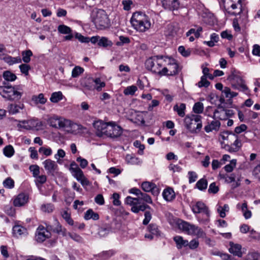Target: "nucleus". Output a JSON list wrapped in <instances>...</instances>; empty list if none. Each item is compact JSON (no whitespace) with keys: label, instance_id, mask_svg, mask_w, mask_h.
Listing matches in <instances>:
<instances>
[{"label":"nucleus","instance_id":"f257e3e1","mask_svg":"<svg viewBox=\"0 0 260 260\" xmlns=\"http://www.w3.org/2000/svg\"><path fill=\"white\" fill-rule=\"evenodd\" d=\"M131 22L133 27L140 32H145L148 30L151 26V23L148 17L141 12L134 13Z\"/></svg>","mask_w":260,"mask_h":260},{"label":"nucleus","instance_id":"f03ea898","mask_svg":"<svg viewBox=\"0 0 260 260\" xmlns=\"http://www.w3.org/2000/svg\"><path fill=\"white\" fill-rule=\"evenodd\" d=\"M227 79L230 81L234 89L244 92L245 93L249 92V90L245 84V81L243 79L239 72L235 70H233Z\"/></svg>","mask_w":260,"mask_h":260},{"label":"nucleus","instance_id":"7ed1b4c3","mask_svg":"<svg viewBox=\"0 0 260 260\" xmlns=\"http://www.w3.org/2000/svg\"><path fill=\"white\" fill-rule=\"evenodd\" d=\"M184 123L190 133L198 134L202 127V116L196 114L187 115L184 118Z\"/></svg>","mask_w":260,"mask_h":260},{"label":"nucleus","instance_id":"20e7f679","mask_svg":"<svg viewBox=\"0 0 260 260\" xmlns=\"http://www.w3.org/2000/svg\"><path fill=\"white\" fill-rule=\"evenodd\" d=\"M145 64L147 70L162 76V66H164V57L162 56L150 57L146 60Z\"/></svg>","mask_w":260,"mask_h":260},{"label":"nucleus","instance_id":"39448f33","mask_svg":"<svg viewBox=\"0 0 260 260\" xmlns=\"http://www.w3.org/2000/svg\"><path fill=\"white\" fill-rule=\"evenodd\" d=\"M164 67L162 68V76H174L179 72V66L177 61L172 57H164Z\"/></svg>","mask_w":260,"mask_h":260},{"label":"nucleus","instance_id":"423d86ee","mask_svg":"<svg viewBox=\"0 0 260 260\" xmlns=\"http://www.w3.org/2000/svg\"><path fill=\"white\" fill-rule=\"evenodd\" d=\"M179 228L183 232L189 235L196 236L198 238H204L205 233L200 227L186 221H182L179 224Z\"/></svg>","mask_w":260,"mask_h":260},{"label":"nucleus","instance_id":"0eeeda50","mask_svg":"<svg viewBox=\"0 0 260 260\" xmlns=\"http://www.w3.org/2000/svg\"><path fill=\"white\" fill-rule=\"evenodd\" d=\"M92 20L98 29H103L109 26V20L103 10H99L95 14H93Z\"/></svg>","mask_w":260,"mask_h":260},{"label":"nucleus","instance_id":"6e6552de","mask_svg":"<svg viewBox=\"0 0 260 260\" xmlns=\"http://www.w3.org/2000/svg\"><path fill=\"white\" fill-rule=\"evenodd\" d=\"M192 211L194 214H202L203 217H198L199 221L206 222L209 220L210 211L208 208L203 202L198 201L192 205Z\"/></svg>","mask_w":260,"mask_h":260},{"label":"nucleus","instance_id":"1a4fd4ad","mask_svg":"<svg viewBox=\"0 0 260 260\" xmlns=\"http://www.w3.org/2000/svg\"><path fill=\"white\" fill-rule=\"evenodd\" d=\"M0 94L9 100H19L22 93L17 91L12 86H0Z\"/></svg>","mask_w":260,"mask_h":260},{"label":"nucleus","instance_id":"9d476101","mask_svg":"<svg viewBox=\"0 0 260 260\" xmlns=\"http://www.w3.org/2000/svg\"><path fill=\"white\" fill-rule=\"evenodd\" d=\"M125 203L132 207L131 211L135 213H138L140 211H143L146 209L150 208L148 205L144 204H140V198H133L128 196L125 199Z\"/></svg>","mask_w":260,"mask_h":260},{"label":"nucleus","instance_id":"9b49d317","mask_svg":"<svg viewBox=\"0 0 260 260\" xmlns=\"http://www.w3.org/2000/svg\"><path fill=\"white\" fill-rule=\"evenodd\" d=\"M242 0H226L224 8L228 13L236 15L242 12Z\"/></svg>","mask_w":260,"mask_h":260},{"label":"nucleus","instance_id":"f8f14e48","mask_svg":"<svg viewBox=\"0 0 260 260\" xmlns=\"http://www.w3.org/2000/svg\"><path fill=\"white\" fill-rule=\"evenodd\" d=\"M69 170L73 176L78 181L80 182L83 185H87L89 184V181L84 176L83 171L75 162L71 164Z\"/></svg>","mask_w":260,"mask_h":260},{"label":"nucleus","instance_id":"ddd939ff","mask_svg":"<svg viewBox=\"0 0 260 260\" xmlns=\"http://www.w3.org/2000/svg\"><path fill=\"white\" fill-rule=\"evenodd\" d=\"M63 129L68 133L77 135L83 132L86 128L81 124L67 119Z\"/></svg>","mask_w":260,"mask_h":260},{"label":"nucleus","instance_id":"4468645a","mask_svg":"<svg viewBox=\"0 0 260 260\" xmlns=\"http://www.w3.org/2000/svg\"><path fill=\"white\" fill-rule=\"evenodd\" d=\"M122 133L121 127L118 125L115 122H108L106 135L111 138H117Z\"/></svg>","mask_w":260,"mask_h":260},{"label":"nucleus","instance_id":"2eb2a0df","mask_svg":"<svg viewBox=\"0 0 260 260\" xmlns=\"http://www.w3.org/2000/svg\"><path fill=\"white\" fill-rule=\"evenodd\" d=\"M67 119L54 115L50 117L48 120L49 125L56 128H64Z\"/></svg>","mask_w":260,"mask_h":260},{"label":"nucleus","instance_id":"dca6fc26","mask_svg":"<svg viewBox=\"0 0 260 260\" xmlns=\"http://www.w3.org/2000/svg\"><path fill=\"white\" fill-rule=\"evenodd\" d=\"M50 236V232L43 226L40 225L37 230L36 238L38 242H42Z\"/></svg>","mask_w":260,"mask_h":260},{"label":"nucleus","instance_id":"f3484780","mask_svg":"<svg viewBox=\"0 0 260 260\" xmlns=\"http://www.w3.org/2000/svg\"><path fill=\"white\" fill-rule=\"evenodd\" d=\"M108 122H104L102 120H98L93 123V126L96 129V135L102 137L106 135Z\"/></svg>","mask_w":260,"mask_h":260},{"label":"nucleus","instance_id":"a211bd4d","mask_svg":"<svg viewBox=\"0 0 260 260\" xmlns=\"http://www.w3.org/2000/svg\"><path fill=\"white\" fill-rule=\"evenodd\" d=\"M162 7L167 10H177L180 8L179 0H161Z\"/></svg>","mask_w":260,"mask_h":260},{"label":"nucleus","instance_id":"6ab92c4d","mask_svg":"<svg viewBox=\"0 0 260 260\" xmlns=\"http://www.w3.org/2000/svg\"><path fill=\"white\" fill-rule=\"evenodd\" d=\"M141 187L145 192L151 191L154 196H157L159 193V190L156 185L152 182L145 181L142 183Z\"/></svg>","mask_w":260,"mask_h":260},{"label":"nucleus","instance_id":"aec40b11","mask_svg":"<svg viewBox=\"0 0 260 260\" xmlns=\"http://www.w3.org/2000/svg\"><path fill=\"white\" fill-rule=\"evenodd\" d=\"M43 165L47 173L53 174L58 169L56 162L50 159H47L43 162Z\"/></svg>","mask_w":260,"mask_h":260},{"label":"nucleus","instance_id":"412c9836","mask_svg":"<svg viewBox=\"0 0 260 260\" xmlns=\"http://www.w3.org/2000/svg\"><path fill=\"white\" fill-rule=\"evenodd\" d=\"M148 230L149 232L145 235V237L152 240L154 237H158L160 235V232L158 226L155 224L151 223L149 225Z\"/></svg>","mask_w":260,"mask_h":260},{"label":"nucleus","instance_id":"4be33fe9","mask_svg":"<svg viewBox=\"0 0 260 260\" xmlns=\"http://www.w3.org/2000/svg\"><path fill=\"white\" fill-rule=\"evenodd\" d=\"M28 201V196L24 193L19 194L14 199L13 204L15 206L20 207L24 205Z\"/></svg>","mask_w":260,"mask_h":260},{"label":"nucleus","instance_id":"5701e85b","mask_svg":"<svg viewBox=\"0 0 260 260\" xmlns=\"http://www.w3.org/2000/svg\"><path fill=\"white\" fill-rule=\"evenodd\" d=\"M230 248H229V251L230 253L238 257H241L242 255L241 246L240 244H234L232 242L230 243Z\"/></svg>","mask_w":260,"mask_h":260},{"label":"nucleus","instance_id":"b1692460","mask_svg":"<svg viewBox=\"0 0 260 260\" xmlns=\"http://www.w3.org/2000/svg\"><path fill=\"white\" fill-rule=\"evenodd\" d=\"M148 112L146 111L137 112L136 113L135 122L139 125H144L145 121L144 119L146 117Z\"/></svg>","mask_w":260,"mask_h":260},{"label":"nucleus","instance_id":"393cba45","mask_svg":"<svg viewBox=\"0 0 260 260\" xmlns=\"http://www.w3.org/2000/svg\"><path fill=\"white\" fill-rule=\"evenodd\" d=\"M220 126V122L218 120H215L205 126L204 129L206 133H209L213 131H218Z\"/></svg>","mask_w":260,"mask_h":260},{"label":"nucleus","instance_id":"a878e982","mask_svg":"<svg viewBox=\"0 0 260 260\" xmlns=\"http://www.w3.org/2000/svg\"><path fill=\"white\" fill-rule=\"evenodd\" d=\"M225 109L222 107H218L214 112L213 118L220 120L226 119V115L225 114Z\"/></svg>","mask_w":260,"mask_h":260},{"label":"nucleus","instance_id":"bb28decb","mask_svg":"<svg viewBox=\"0 0 260 260\" xmlns=\"http://www.w3.org/2000/svg\"><path fill=\"white\" fill-rule=\"evenodd\" d=\"M222 139L225 140L226 138L228 140H234V143L232 144L234 147H237V149L239 150L241 146V143L240 141L238 139L237 135L234 134H229L226 137L223 135L222 136Z\"/></svg>","mask_w":260,"mask_h":260},{"label":"nucleus","instance_id":"cd10ccee","mask_svg":"<svg viewBox=\"0 0 260 260\" xmlns=\"http://www.w3.org/2000/svg\"><path fill=\"white\" fill-rule=\"evenodd\" d=\"M173 240L175 242L178 249H181L182 247H186L188 245V241L186 240H184L181 236H175L173 238Z\"/></svg>","mask_w":260,"mask_h":260},{"label":"nucleus","instance_id":"c85d7f7f","mask_svg":"<svg viewBox=\"0 0 260 260\" xmlns=\"http://www.w3.org/2000/svg\"><path fill=\"white\" fill-rule=\"evenodd\" d=\"M237 208L241 210L243 213V215L246 219H249L251 217V212L247 209V205L246 202H244L242 204H237Z\"/></svg>","mask_w":260,"mask_h":260},{"label":"nucleus","instance_id":"c756f323","mask_svg":"<svg viewBox=\"0 0 260 260\" xmlns=\"http://www.w3.org/2000/svg\"><path fill=\"white\" fill-rule=\"evenodd\" d=\"M0 58H3L6 63L10 66L15 63H19L21 62V58L19 56L12 57L7 55L2 57L0 56Z\"/></svg>","mask_w":260,"mask_h":260},{"label":"nucleus","instance_id":"7c9ffc66","mask_svg":"<svg viewBox=\"0 0 260 260\" xmlns=\"http://www.w3.org/2000/svg\"><path fill=\"white\" fill-rule=\"evenodd\" d=\"M162 196L164 199L167 201H171L175 197L174 191L171 188L164 189L162 192Z\"/></svg>","mask_w":260,"mask_h":260},{"label":"nucleus","instance_id":"2f4dec72","mask_svg":"<svg viewBox=\"0 0 260 260\" xmlns=\"http://www.w3.org/2000/svg\"><path fill=\"white\" fill-rule=\"evenodd\" d=\"M13 233L15 236L18 237L27 234V230L24 227L20 225H15L13 228Z\"/></svg>","mask_w":260,"mask_h":260},{"label":"nucleus","instance_id":"473e14b6","mask_svg":"<svg viewBox=\"0 0 260 260\" xmlns=\"http://www.w3.org/2000/svg\"><path fill=\"white\" fill-rule=\"evenodd\" d=\"M31 101L35 104H44L47 101V99L44 97L43 93H40L38 95H34L31 97Z\"/></svg>","mask_w":260,"mask_h":260},{"label":"nucleus","instance_id":"72a5a7b5","mask_svg":"<svg viewBox=\"0 0 260 260\" xmlns=\"http://www.w3.org/2000/svg\"><path fill=\"white\" fill-rule=\"evenodd\" d=\"M84 217L87 220L91 219L97 220L99 219V215L97 213L94 212L92 209H89L85 213Z\"/></svg>","mask_w":260,"mask_h":260},{"label":"nucleus","instance_id":"f704fd0d","mask_svg":"<svg viewBox=\"0 0 260 260\" xmlns=\"http://www.w3.org/2000/svg\"><path fill=\"white\" fill-rule=\"evenodd\" d=\"M186 109V105L185 104L181 103L179 105H175L173 109L175 111H176L178 115L183 117L185 116V110Z\"/></svg>","mask_w":260,"mask_h":260},{"label":"nucleus","instance_id":"c9c22d12","mask_svg":"<svg viewBox=\"0 0 260 260\" xmlns=\"http://www.w3.org/2000/svg\"><path fill=\"white\" fill-rule=\"evenodd\" d=\"M24 108L23 104L16 105L11 104L8 107V110L10 113L15 114L20 112Z\"/></svg>","mask_w":260,"mask_h":260},{"label":"nucleus","instance_id":"e433bc0d","mask_svg":"<svg viewBox=\"0 0 260 260\" xmlns=\"http://www.w3.org/2000/svg\"><path fill=\"white\" fill-rule=\"evenodd\" d=\"M106 85L104 81H102L100 78H93V90L96 89L98 91L102 90V88Z\"/></svg>","mask_w":260,"mask_h":260},{"label":"nucleus","instance_id":"4c0bfd02","mask_svg":"<svg viewBox=\"0 0 260 260\" xmlns=\"http://www.w3.org/2000/svg\"><path fill=\"white\" fill-rule=\"evenodd\" d=\"M33 54L32 51L28 49L22 51L21 61H23L24 63H28L30 61V57L32 56Z\"/></svg>","mask_w":260,"mask_h":260},{"label":"nucleus","instance_id":"58836bf2","mask_svg":"<svg viewBox=\"0 0 260 260\" xmlns=\"http://www.w3.org/2000/svg\"><path fill=\"white\" fill-rule=\"evenodd\" d=\"M82 85L87 89L92 90L93 88V78L90 77L85 78L82 82Z\"/></svg>","mask_w":260,"mask_h":260},{"label":"nucleus","instance_id":"ea45409f","mask_svg":"<svg viewBox=\"0 0 260 260\" xmlns=\"http://www.w3.org/2000/svg\"><path fill=\"white\" fill-rule=\"evenodd\" d=\"M113 45L112 42L108 38L103 37H100L98 45L101 47H111Z\"/></svg>","mask_w":260,"mask_h":260},{"label":"nucleus","instance_id":"a19ab883","mask_svg":"<svg viewBox=\"0 0 260 260\" xmlns=\"http://www.w3.org/2000/svg\"><path fill=\"white\" fill-rule=\"evenodd\" d=\"M55 227L53 228V232L62 235L63 236H66V230L64 228H62L59 223L55 220Z\"/></svg>","mask_w":260,"mask_h":260},{"label":"nucleus","instance_id":"79ce46f5","mask_svg":"<svg viewBox=\"0 0 260 260\" xmlns=\"http://www.w3.org/2000/svg\"><path fill=\"white\" fill-rule=\"evenodd\" d=\"M223 96L226 98H233L238 95V93L232 91L229 87H225L222 91Z\"/></svg>","mask_w":260,"mask_h":260},{"label":"nucleus","instance_id":"37998d69","mask_svg":"<svg viewBox=\"0 0 260 260\" xmlns=\"http://www.w3.org/2000/svg\"><path fill=\"white\" fill-rule=\"evenodd\" d=\"M196 186L200 190L206 189L208 186V181L205 178L200 179L196 183Z\"/></svg>","mask_w":260,"mask_h":260},{"label":"nucleus","instance_id":"c03bdc74","mask_svg":"<svg viewBox=\"0 0 260 260\" xmlns=\"http://www.w3.org/2000/svg\"><path fill=\"white\" fill-rule=\"evenodd\" d=\"M63 98V95L61 91L55 92L52 93L50 100L52 103H57L61 100Z\"/></svg>","mask_w":260,"mask_h":260},{"label":"nucleus","instance_id":"a18cd8bd","mask_svg":"<svg viewBox=\"0 0 260 260\" xmlns=\"http://www.w3.org/2000/svg\"><path fill=\"white\" fill-rule=\"evenodd\" d=\"M230 208L228 204H224L223 206H219L217 208V212L221 217L224 218L226 216L225 212L229 211Z\"/></svg>","mask_w":260,"mask_h":260},{"label":"nucleus","instance_id":"49530a36","mask_svg":"<svg viewBox=\"0 0 260 260\" xmlns=\"http://www.w3.org/2000/svg\"><path fill=\"white\" fill-rule=\"evenodd\" d=\"M203 30V28L201 26H199L196 30L194 28L190 29L186 34V36H189L192 34L194 35L196 38H198L200 36V33Z\"/></svg>","mask_w":260,"mask_h":260},{"label":"nucleus","instance_id":"de8ad7c7","mask_svg":"<svg viewBox=\"0 0 260 260\" xmlns=\"http://www.w3.org/2000/svg\"><path fill=\"white\" fill-rule=\"evenodd\" d=\"M3 77L5 80L11 82L15 81L17 78L16 76L9 71H5L3 73Z\"/></svg>","mask_w":260,"mask_h":260},{"label":"nucleus","instance_id":"09e8293b","mask_svg":"<svg viewBox=\"0 0 260 260\" xmlns=\"http://www.w3.org/2000/svg\"><path fill=\"white\" fill-rule=\"evenodd\" d=\"M3 152L6 156L11 157L14 155V149L12 146L8 145L4 148Z\"/></svg>","mask_w":260,"mask_h":260},{"label":"nucleus","instance_id":"8fccbe9b","mask_svg":"<svg viewBox=\"0 0 260 260\" xmlns=\"http://www.w3.org/2000/svg\"><path fill=\"white\" fill-rule=\"evenodd\" d=\"M138 90L137 87L135 85L127 86L123 91V93L125 95H134L135 92Z\"/></svg>","mask_w":260,"mask_h":260},{"label":"nucleus","instance_id":"3c124183","mask_svg":"<svg viewBox=\"0 0 260 260\" xmlns=\"http://www.w3.org/2000/svg\"><path fill=\"white\" fill-rule=\"evenodd\" d=\"M84 69L80 66H76L72 70V77L76 78L82 74L84 72Z\"/></svg>","mask_w":260,"mask_h":260},{"label":"nucleus","instance_id":"603ef678","mask_svg":"<svg viewBox=\"0 0 260 260\" xmlns=\"http://www.w3.org/2000/svg\"><path fill=\"white\" fill-rule=\"evenodd\" d=\"M204 110L203 104L201 102H197L194 104L193 107V111L196 114L202 113Z\"/></svg>","mask_w":260,"mask_h":260},{"label":"nucleus","instance_id":"864d4df0","mask_svg":"<svg viewBox=\"0 0 260 260\" xmlns=\"http://www.w3.org/2000/svg\"><path fill=\"white\" fill-rule=\"evenodd\" d=\"M58 31L62 34H69L72 32L70 27L65 25H59L58 26Z\"/></svg>","mask_w":260,"mask_h":260},{"label":"nucleus","instance_id":"5fc2aeb1","mask_svg":"<svg viewBox=\"0 0 260 260\" xmlns=\"http://www.w3.org/2000/svg\"><path fill=\"white\" fill-rule=\"evenodd\" d=\"M207 77L202 76L201 78V80L198 83L197 85L199 87H207L210 85V82L207 79Z\"/></svg>","mask_w":260,"mask_h":260},{"label":"nucleus","instance_id":"6e6d98bb","mask_svg":"<svg viewBox=\"0 0 260 260\" xmlns=\"http://www.w3.org/2000/svg\"><path fill=\"white\" fill-rule=\"evenodd\" d=\"M35 178V183L38 186L45 183L47 180V177L45 175H38Z\"/></svg>","mask_w":260,"mask_h":260},{"label":"nucleus","instance_id":"4d7b16f0","mask_svg":"<svg viewBox=\"0 0 260 260\" xmlns=\"http://www.w3.org/2000/svg\"><path fill=\"white\" fill-rule=\"evenodd\" d=\"M21 72L24 74L25 76L28 75L29 71L30 70V67L29 65L25 63L21 64L19 67Z\"/></svg>","mask_w":260,"mask_h":260},{"label":"nucleus","instance_id":"13d9d810","mask_svg":"<svg viewBox=\"0 0 260 260\" xmlns=\"http://www.w3.org/2000/svg\"><path fill=\"white\" fill-rule=\"evenodd\" d=\"M53 209L54 206L50 203L44 204L41 206V210L44 212L50 213L53 211Z\"/></svg>","mask_w":260,"mask_h":260},{"label":"nucleus","instance_id":"bf43d9fd","mask_svg":"<svg viewBox=\"0 0 260 260\" xmlns=\"http://www.w3.org/2000/svg\"><path fill=\"white\" fill-rule=\"evenodd\" d=\"M125 159L127 162L131 165L137 164L139 161L138 158L131 155H127Z\"/></svg>","mask_w":260,"mask_h":260},{"label":"nucleus","instance_id":"052dcab7","mask_svg":"<svg viewBox=\"0 0 260 260\" xmlns=\"http://www.w3.org/2000/svg\"><path fill=\"white\" fill-rule=\"evenodd\" d=\"M236 166V160L232 159L230 161V164L226 165L224 167V170L226 172H231L233 171L234 168Z\"/></svg>","mask_w":260,"mask_h":260},{"label":"nucleus","instance_id":"680f3d73","mask_svg":"<svg viewBox=\"0 0 260 260\" xmlns=\"http://www.w3.org/2000/svg\"><path fill=\"white\" fill-rule=\"evenodd\" d=\"M40 153H43L44 155L48 156L52 154V149L49 147H41L39 149Z\"/></svg>","mask_w":260,"mask_h":260},{"label":"nucleus","instance_id":"e2e57ef3","mask_svg":"<svg viewBox=\"0 0 260 260\" xmlns=\"http://www.w3.org/2000/svg\"><path fill=\"white\" fill-rule=\"evenodd\" d=\"M140 201H143L146 203L152 204V201L151 197L146 193H142L140 197H139Z\"/></svg>","mask_w":260,"mask_h":260},{"label":"nucleus","instance_id":"0e129e2a","mask_svg":"<svg viewBox=\"0 0 260 260\" xmlns=\"http://www.w3.org/2000/svg\"><path fill=\"white\" fill-rule=\"evenodd\" d=\"M29 170L35 178L40 174V168L38 165H31L29 167Z\"/></svg>","mask_w":260,"mask_h":260},{"label":"nucleus","instance_id":"69168bd1","mask_svg":"<svg viewBox=\"0 0 260 260\" xmlns=\"http://www.w3.org/2000/svg\"><path fill=\"white\" fill-rule=\"evenodd\" d=\"M3 185L5 187L12 188L14 186V181L11 178H7L4 182Z\"/></svg>","mask_w":260,"mask_h":260},{"label":"nucleus","instance_id":"338daca9","mask_svg":"<svg viewBox=\"0 0 260 260\" xmlns=\"http://www.w3.org/2000/svg\"><path fill=\"white\" fill-rule=\"evenodd\" d=\"M188 175L189 179L188 181L189 183L194 182L197 180L198 178V175L195 172L189 171L188 172Z\"/></svg>","mask_w":260,"mask_h":260},{"label":"nucleus","instance_id":"774afa93","mask_svg":"<svg viewBox=\"0 0 260 260\" xmlns=\"http://www.w3.org/2000/svg\"><path fill=\"white\" fill-rule=\"evenodd\" d=\"M208 191L209 193L215 194L219 191V187L213 182L210 184Z\"/></svg>","mask_w":260,"mask_h":260}]
</instances>
